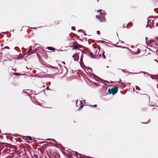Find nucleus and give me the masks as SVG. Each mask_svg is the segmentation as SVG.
I'll use <instances>...</instances> for the list:
<instances>
[{"instance_id":"1","label":"nucleus","mask_w":158,"mask_h":158,"mask_svg":"<svg viewBox=\"0 0 158 158\" xmlns=\"http://www.w3.org/2000/svg\"><path fill=\"white\" fill-rule=\"evenodd\" d=\"M102 10L101 9L98 10V12H99L100 13V15L98 16L97 15V17L98 19L100 20V22H102L104 21L105 20L104 16L105 15V13H102Z\"/></svg>"},{"instance_id":"2","label":"nucleus","mask_w":158,"mask_h":158,"mask_svg":"<svg viewBox=\"0 0 158 158\" xmlns=\"http://www.w3.org/2000/svg\"><path fill=\"white\" fill-rule=\"evenodd\" d=\"M118 88L117 87H114L111 89H109L108 90L110 94H112L113 95L115 94L118 91Z\"/></svg>"},{"instance_id":"3","label":"nucleus","mask_w":158,"mask_h":158,"mask_svg":"<svg viewBox=\"0 0 158 158\" xmlns=\"http://www.w3.org/2000/svg\"><path fill=\"white\" fill-rule=\"evenodd\" d=\"M73 57L75 61L78 60L79 59V56L77 53L74 54L73 56Z\"/></svg>"},{"instance_id":"4","label":"nucleus","mask_w":158,"mask_h":158,"mask_svg":"<svg viewBox=\"0 0 158 158\" xmlns=\"http://www.w3.org/2000/svg\"><path fill=\"white\" fill-rule=\"evenodd\" d=\"M99 49H97V50L96 51V52L95 53V58H98L101 56V54H99Z\"/></svg>"},{"instance_id":"5","label":"nucleus","mask_w":158,"mask_h":158,"mask_svg":"<svg viewBox=\"0 0 158 158\" xmlns=\"http://www.w3.org/2000/svg\"><path fill=\"white\" fill-rule=\"evenodd\" d=\"M32 47L31 46H30L29 47V51L27 52L28 55L33 53V52H31L32 50Z\"/></svg>"},{"instance_id":"6","label":"nucleus","mask_w":158,"mask_h":158,"mask_svg":"<svg viewBox=\"0 0 158 158\" xmlns=\"http://www.w3.org/2000/svg\"><path fill=\"white\" fill-rule=\"evenodd\" d=\"M48 49L49 50H55V49L51 47H48Z\"/></svg>"},{"instance_id":"7","label":"nucleus","mask_w":158,"mask_h":158,"mask_svg":"<svg viewBox=\"0 0 158 158\" xmlns=\"http://www.w3.org/2000/svg\"><path fill=\"white\" fill-rule=\"evenodd\" d=\"M90 76H91V77H92V76H93V77H94L95 79V80H97V81L98 80L97 79H97H98V78L97 77H95V76L94 75H93V74H91V75H90Z\"/></svg>"},{"instance_id":"8","label":"nucleus","mask_w":158,"mask_h":158,"mask_svg":"<svg viewBox=\"0 0 158 158\" xmlns=\"http://www.w3.org/2000/svg\"><path fill=\"white\" fill-rule=\"evenodd\" d=\"M5 49H10V48L8 46H6L4 48H3V49L4 50Z\"/></svg>"},{"instance_id":"9","label":"nucleus","mask_w":158,"mask_h":158,"mask_svg":"<svg viewBox=\"0 0 158 158\" xmlns=\"http://www.w3.org/2000/svg\"><path fill=\"white\" fill-rule=\"evenodd\" d=\"M26 137L28 139L30 140H32L31 137L30 136H27Z\"/></svg>"},{"instance_id":"10","label":"nucleus","mask_w":158,"mask_h":158,"mask_svg":"<svg viewBox=\"0 0 158 158\" xmlns=\"http://www.w3.org/2000/svg\"><path fill=\"white\" fill-rule=\"evenodd\" d=\"M135 87H136V89L137 90H140V88L139 86H135Z\"/></svg>"},{"instance_id":"11","label":"nucleus","mask_w":158,"mask_h":158,"mask_svg":"<svg viewBox=\"0 0 158 158\" xmlns=\"http://www.w3.org/2000/svg\"><path fill=\"white\" fill-rule=\"evenodd\" d=\"M72 29L73 30L75 31L76 30L75 27H72Z\"/></svg>"},{"instance_id":"12","label":"nucleus","mask_w":158,"mask_h":158,"mask_svg":"<svg viewBox=\"0 0 158 158\" xmlns=\"http://www.w3.org/2000/svg\"><path fill=\"white\" fill-rule=\"evenodd\" d=\"M104 52H103V56L104 59H106V56L104 55Z\"/></svg>"},{"instance_id":"13","label":"nucleus","mask_w":158,"mask_h":158,"mask_svg":"<svg viewBox=\"0 0 158 158\" xmlns=\"http://www.w3.org/2000/svg\"><path fill=\"white\" fill-rule=\"evenodd\" d=\"M91 106H92L93 107H96L97 106V105H94L93 106L91 105Z\"/></svg>"},{"instance_id":"14","label":"nucleus","mask_w":158,"mask_h":158,"mask_svg":"<svg viewBox=\"0 0 158 158\" xmlns=\"http://www.w3.org/2000/svg\"><path fill=\"white\" fill-rule=\"evenodd\" d=\"M97 33L98 35L100 34V32L99 31H97Z\"/></svg>"},{"instance_id":"15","label":"nucleus","mask_w":158,"mask_h":158,"mask_svg":"<svg viewBox=\"0 0 158 158\" xmlns=\"http://www.w3.org/2000/svg\"><path fill=\"white\" fill-rule=\"evenodd\" d=\"M46 89H47V90H49V87H47L46 88Z\"/></svg>"},{"instance_id":"16","label":"nucleus","mask_w":158,"mask_h":158,"mask_svg":"<svg viewBox=\"0 0 158 158\" xmlns=\"http://www.w3.org/2000/svg\"><path fill=\"white\" fill-rule=\"evenodd\" d=\"M13 148H14V151H15V150H16V147H14Z\"/></svg>"},{"instance_id":"17","label":"nucleus","mask_w":158,"mask_h":158,"mask_svg":"<svg viewBox=\"0 0 158 158\" xmlns=\"http://www.w3.org/2000/svg\"><path fill=\"white\" fill-rule=\"evenodd\" d=\"M82 107H83V106H80V107L79 108V109H81Z\"/></svg>"},{"instance_id":"18","label":"nucleus","mask_w":158,"mask_h":158,"mask_svg":"<svg viewBox=\"0 0 158 158\" xmlns=\"http://www.w3.org/2000/svg\"><path fill=\"white\" fill-rule=\"evenodd\" d=\"M73 47L74 48V49H76L77 48L76 47V46H73Z\"/></svg>"},{"instance_id":"19","label":"nucleus","mask_w":158,"mask_h":158,"mask_svg":"<svg viewBox=\"0 0 158 158\" xmlns=\"http://www.w3.org/2000/svg\"><path fill=\"white\" fill-rule=\"evenodd\" d=\"M89 71H92V70H91V69H89Z\"/></svg>"},{"instance_id":"20","label":"nucleus","mask_w":158,"mask_h":158,"mask_svg":"<svg viewBox=\"0 0 158 158\" xmlns=\"http://www.w3.org/2000/svg\"><path fill=\"white\" fill-rule=\"evenodd\" d=\"M82 31V30H81V29H80V30H79L78 31L79 32H80V31Z\"/></svg>"},{"instance_id":"21","label":"nucleus","mask_w":158,"mask_h":158,"mask_svg":"<svg viewBox=\"0 0 158 158\" xmlns=\"http://www.w3.org/2000/svg\"><path fill=\"white\" fill-rule=\"evenodd\" d=\"M140 52V51H138V54H139V53Z\"/></svg>"},{"instance_id":"22","label":"nucleus","mask_w":158,"mask_h":158,"mask_svg":"<svg viewBox=\"0 0 158 158\" xmlns=\"http://www.w3.org/2000/svg\"><path fill=\"white\" fill-rule=\"evenodd\" d=\"M62 63L64 64H65V63L64 62H62Z\"/></svg>"},{"instance_id":"23","label":"nucleus","mask_w":158,"mask_h":158,"mask_svg":"<svg viewBox=\"0 0 158 158\" xmlns=\"http://www.w3.org/2000/svg\"><path fill=\"white\" fill-rule=\"evenodd\" d=\"M0 53L1 54V55H2V53Z\"/></svg>"},{"instance_id":"24","label":"nucleus","mask_w":158,"mask_h":158,"mask_svg":"<svg viewBox=\"0 0 158 158\" xmlns=\"http://www.w3.org/2000/svg\"><path fill=\"white\" fill-rule=\"evenodd\" d=\"M49 140V139H46V140ZM50 140L51 139H50Z\"/></svg>"},{"instance_id":"25","label":"nucleus","mask_w":158,"mask_h":158,"mask_svg":"<svg viewBox=\"0 0 158 158\" xmlns=\"http://www.w3.org/2000/svg\"><path fill=\"white\" fill-rule=\"evenodd\" d=\"M148 123L147 122L146 123Z\"/></svg>"},{"instance_id":"26","label":"nucleus","mask_w":158,"mask_h":158,"mask_svg":"<svg viewBox=\"0 0 158 158\" xmlns=\"http://www.w3.org/2000/svg\"><path fill=\"white\" fill-rule=\"evenodd\" d=\"M33 28V29H36V28Z\"/></svg>"},{"instance_id":"27","label":"nucleus","mask_w":158,"mask_h":158,"mask_svg":"<svg viewBox=\"0 0 158 158\" xmlns=\"http://www.w3.org/2000/svg\"><path fill=\"white\" fill-rule=\"evenodd\" d=\"M147 39H148L146 37V40H147Z\"/></svg>"},{"instance_id":"28","label":"nucleus","mask_w":158,"mask_h":158,"mask_svg":"<svg viewBox=\"0 0 158 158\" xmlns=\"http://www.w3.org/2000/svg\"><path fill=\"white\" fill-rule=\"evenodd\" d=\"M133 91H135V89H133Z\"/></svg>"},{"instance_id":"29","label":"nucleus","mask_w":158,"mask_h":158,"mask_svg":"<svg viewBox=\"0 0 158 158\" xmlns=\"http://www.w3.org/2000/svg\"><path fill=\"white\" fill-rule=\"evenodd\" d=\"M98 0H97L98 1Z\"/></svg>"}]
</instances>
